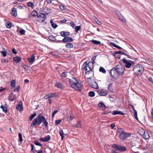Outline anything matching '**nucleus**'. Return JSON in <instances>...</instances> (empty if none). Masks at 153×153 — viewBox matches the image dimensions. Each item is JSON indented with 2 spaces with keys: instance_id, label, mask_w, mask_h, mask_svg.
I'll use <instances>...</instances> for the list:
<instances>
[{
  "instance_id": "1",
  "label": "nucleus",
  "mask_w": 153,
  "mask_h": 153,
  "mask_svg": "<svg viewBox=\"0 0 153 153\" xmlns=\"http://www.w3.org/2000/svg\"><path fill=\"white\" fill-rule=\"evenodd\" d=\"M43 122L46 127H48V123L45 117L41 114L38 115L36 118L34 119L31 125V127H34L37 125H40Z\"/></svg>"
},
{
  "instance_id": "2",
  "label": "nucleus",
  "mask_w": 153,
  "mask_h": 153,
  "mask_svg": "<svg viewBox=\"0 0 153 153\" xmlns=\"http://www.w3.org/2000/svg\"><path fill=\"white\" fill-rule=\"evenodd\" d=\"M132 71L134 72V74L138 76L142 75L144 71V67L141 65L138 64L133 67Z\"/></svg>"
},
{
  "instance_id": "3",
  "label": "nucleus",
  "mask_w": 153,
  "mask_h": 153,
  "mask_svg": "<svg viewBox=\"0 0 153 153\" xmlns=\"http://www.w3.org/2000/svg\"><path fill=\"white\" fill-rule=\"evenodd\" d=\"M72 79L75 80V82L70 79H69V82L70 85L75 90L77 91H81L82 89L81 87V85L80 83H79L77 79L75 77H73Z\"/></svg>"
},
{
  "instance_id": "4",
  "label": "nucleus",
  "mask_w": 153,
  "mask_h": 153,
  "mask_svg": "<svg viewBox=\"0 0 153 153\" xmlns=\"http://www.w3.org/2000/svg\"><path fill=\"white\" fill-rule=\"evenodd\" d=\"M117 131L118 133L119 134L120 140H124L126 138L130 137L131 135V134L127 133L125 132L121 128H118Z\"/></svg>"
},
{
  "instance_id": "5",
  "label": "nucleus",
  "mask_w": 153,
  "mask_h": 153,
  "mask_svg": "<svg viewBox=\"0 0 153 153\" xmlns=\"http://www.w3.org/2000/svg\"><path fill=\"white\" fill-rule=\"evenodd\" d=\"M116 72L118 75L120 76H122L123 75L125 68L124 67L123 68L122 67H120L118 65H117L116 66Z\"/></svg>"
},
{
  "instance_id": "6",
  "label": "nucleus",
  "mask_w": 153,
  "mask_h": 153,
  "mask_svg": "<svg viewBox=\"0 0 153 153\" xmlns=\"http://www.w3.org/2000/svg\"><path fill=\"white\" fill-rule=\"evenodd\" d=\"M38 18H39L38 21L40 22H42L44 21L47 18L46 15L44 13H39L38 15Z\"/></svg>"
},
{
  "instance_id": "7",
  "label": "nucleus",
  "mask_w": 153,
  "mask_h": 153,
  "mask_svg": "<svg viewBox=\"0 0 153 153\" xmlns=\"http://www.w3.org/2000/svg\"><path fill=\"white\" fill-rule=\"evenodd\" d=\"M114 11L115 12L116 14L118 16V18L123 21L124 23L126 22L125 19H124L122 15L120 14V12L118 10H115Z\"/></svg>"
},
{
  "instance_id": "8",
  "label": "nucleus",
  "mask_w": 153,
  "mask_h": 153,
  "mask_svg": "<svg viewBox=\"0 0 153 153\" xmlns=\"http://www.w3.org/2000/svg\"><path fill=\"white\" fill-rule=\"evenodd\" d=\"M116 72V67H114L112 68L110 70V74L111 76L114 78L115 79L117 78V77L115 76V74H117Z\"/></svg>"
},
{
  "instance_id": "9",
  "label": "nucleus",
  "mask_w": 153,
  "mask_h": 153,
  "mask_svg": "<svg viewBox=\"0 0 153 153\" xmlns=\"http://www.w3.org/2000/svg\"><path fill=\"white\" fill-rule=\"evenodd\" d=\"M90 87L94 89H97L98 87V84L96 81L90 82H88Z\"/></svg>"
},
{
  "instance_id": "10",
  "label": "nucleus",
  "mask_w": 153,
  "mask_h": 153,
  "mask_svg": "<svg viewBox=\"0 0 153 153\" xmlns=\"http://www.w3.org/2000/svg\"><path fill=\"white\" fill-rule=\"evenodd\" d=\"M122 60L123 62L125 64V67L126 68H129L131 66V63L126 60L125 58H124Z\"/></svg>"
},
{
  "instance_id": "11",
  "label": "nucleus",
  "mask_w": 153,
  "mask_h": 153,
  "mask_svg": "<svg viewBox=\"0 0 153 153\" xmlns=\"http://www.w3.org/2000/svg\"><path fill=\"white\" fill-rule=\"evenodd\" d=\"M73 41V39L70 37L65 36L64 38L62 40V42L63 43H67L71 42Z\"/></svg>"
},
{
  "instance_id": "12",
  "label": "nucleus",
  "mask_w": 153,
  "mask_h": 153,
  "mask_svg": "<svg viewBox=\"0 0 153 153\" xmlns=\"http://www.w3.org/2000/svg\"><path fill=\"white\" fill-rule=\"evenodd\" d=\"M97 93L100 96H105L108 94L107 91H104V90H98L97 91Z\"/></svg>"
},
{
  "instance_id": "13",
  "label": "nucleus",
  "mask_w": 153,
  "mask_h": 153,
  "mask_svg": "<svg viewBox=\"0 0 153 153\" xmlns=\"http://www.w3.org/2000/svg\"><path fill=\"white\" fill-rule=\"evenodd\" d=\"M35 56L34 54H32L30 57L27 59V61L30 64H32L34 62Z\"/></svg>"
},
{
  "instance_id": "14",
  "label": "nucleus",
  "mask_w": 153,
  "mask_h": 153,
  "mask_svg": "<svg viewBox=\"0 0 153 153\" xmlns=\"http://www.w3.org/2000/svg\"><path fill=\"white\" fill-rule=\"evenodd\" d=\"M51 137L49 135L45 137L44 138H41L39 139V140L43 142H47L51 139Z\"/></svg>"
},
{
  "instance_id": "15",
  "label": "nucleus",
  "mask_w": 153,
  "mask_h": 153,
  "mask_svg": "<svg viewBox=\"0 0 153 153\" xmlns=\"http://www.w3.org/2000/svg\"><path fill=\"white\" fill-rule=\"evenodd\" d=\"M129 108L131 109L132 108V109L134 110V116L135 118L136 119L138 120V119L137 118V112L136 110L134 108V106L131 105V104H129Z\"/></svg>"
},
{
  "instance_id": "16",
  "label": "nucleus",
  "mask_w": 153,
  "mask_h": 153,
  "mask_svg": "<svg viewBox=\"0 0 153 153\" xmlns=\"http://www.w3.org/2000/svg\"><path fill=\"white\" fill-rule=\"evenodd\" d=\"M38 13L37 11L35 10H34L31 12L30 16V17H35L38 16Z\"/></svg>"
},
{
  "instance_id": "17",
  "label": "nucleus",
  "mask_w": 153,
  "mask_h": 153,
  "mask_svg": "<svg viewBox=\"0 0 153 153\" xmlns=\"http://www.w3.org/2000/svg\"><path fill=\"white\" fill-rule=\"evenodd\" d=\"M60 34L61 36L62 37H64L65 36H69L70 34L69 32H66L64 31H61V32H60Z\"/></svg>"
},
{
  "instance_id": "18",
  "label": "nucleus",
  "mask_w": 153,
  "mask_h": 153,
  "mask_svg": "<svg viewBox=\"0 0 153 153\" xmlns=\"http://www.w3.org/2000/svg\"><path fill=\"white\" fill-rule=\"evenodd\" d=\"M112 114L113 115H116L117 114H120L122 115H124V113L122 112V111H117L114 110L113 112H111Z\"/></svg>"
},
{
  "instance_id": "19",
  "label": "nucleus",
  "mask_w": 153,
  "mask_h": 153,
  "mask_svg": "<svg viewBox=\"0 0 153 153\" xmlns=\"http://www.w3.org/2000/svg\"><path fill=\"white\" fill-rule=\"evenodd\" d=\"M142 137L144 139L147 140L149 138L150 136L148 132L145 131L144 132Z\"/></svg>"
},
{
  "instance_id": "20",
  "label": "nucleus",
  "mask_w": 153,
  "mask_h": 153,
  "mask_svg": "<svg viewBox=\"0 0 153 153\" xmlns=\"http://www.w3.org/2000/svg\"><path fill=\"white\" fill-rule=\"evenodd\" d=\"M17 10L16 8H13L12 9L11 15L14 17L17 16Z\"/></svg>"
},
{
  "instance_id": "21",
  "label": "nucleus",
  "mask_w": 153,
  "mask_h": 153,
  "mask_svg": "<svg viewBox=\"0 0 153 153\" xmlns=\"http://www.w3.org/2000/svg\"><path fill=\"white\" fill-rule=\"evenodd\" d=\"M0 108L2 109L3 111H4L5 113L7 112V105L6 104L4 105V106L1 105L0 106Z\"/></svg>"
},
{
  "instance_id": "22",
  "label": "nucleus",
  "mask_w": 153,
  "mask_h": 153,
  "mask_svg": "<svg viewBox=\"0 0 153 153\" xmlns=\"http://www.w3.org/2000/svg\"><path fill=\"white\" fill-rule=\"evenodd\" d=\"M90 65H91V62H88V63H87V66L89 69V70L88 71H87L86 72H85V74H89V73L91 71H92V70L91 68V67L90 66Z\"/></svg>"
},
{
  "instance_id": "23",
  "label": "nucleus",
  "mask_w": 153,
  "mask_h": 153,
  "mask_svg": "<svg viewBox=\"0 0 153 153\" xmlns=\"http://www.w3.org/2000/svg\"><path fill=\"white\" fill-rule=\"evenodd\" d=\"M21 60V58L20 57L17 56H16L13 58V61H16V63L19 62Z\"/></svg>"
},
{
  "instance_id": "24",
  "label": "nucleus",
  "mask_w": 153,
  "mask_h": 153,
  "mask_svg": "<svg viewBox=\"0 0 153 153\" xmlns=\"http://www.w3.org/2000/svg\"><path fill=\"white\" fill-rule=\"evenodd\" d=\"M72 127L74 128H80L81 127V122L78 121L76 124H73Z\"/></svg>"
},
{
  "instance_id": "25",
  "label": "nucleus",
  "mask_w": 153,
  "mask_h": 153,
  "mask_svg": "<svg viewBox=\"0 0 153 153\" xmlns=\"http://www.w3.org/2000/svg\"><path fill=\"white\" fill-rule=\"evenodd\" d=\"M16 109L19 111H22L23 110V107L22 105L18 104L16 106Z\"/></svg>"
},
{
  "instance_id": "26",
  "label": "nucleus",
  "mask_w": 153,
  "mask_h": 153,
  "mask_svg": "<svg viewBox=\"0 0 153 153\" xmlns=\"http://www.w3.org/2000/svg\"><path fill=\"white\" fill-rule=\"evenodd\" d=\"M12 23L8 21L7 22H6L5 25L7 28H10L12 26Z\"/></svg>"
},
{
  "instance_id": "27",
  "label": "nucleus",
  "mask_w": 153,
  "mask_h": 153,
  "mask_svg": "<svg viewBox=\"0 0 153 153\" xmlns=\"http://www.w3.org/2000/svg\"><path fill=\"white\" fill-rule=\"evenodd\" d=\"M91 42L92 43L94 44L95 45H99L101 44L100 42V41H97V40H92L91 41Z\"/></svg>"
},
{
  "instance_id": "28",
  "label": "nucleus",
  "mask_w": 153,
  "mask_h": 153,
  "mask_svg": "<svg viewBox=\"0 0 153 153\" xmlns=\"http://www.w3.org/2000/svg\"><path fill=\"white\" fill-rule=\"evenodd\" d=\"M112 85H113V83H109V84L108 85V89L110 91H113V88L112 86Z\"/></svg>"
},
{
  "instance_id": "29",
  "label": "nucleus",
  "mask_w": 153,
  "mask_h": 153,
  "mask_svg": "<svg viewBox=\"0 0 153 153\" xmlns=\"http://www.w3.org/2000/svg\"><path fill=\"white\" fill-rule=\"evenodd\" d=\"M57 87L60 89H62L64 88L63 85L60 82H57L56 83Z\"/></svg>"
},
{
  "instance_id": "30",
  "label": "nucleus",
  "mask_w": 153,
  "mask_h": 153,
  "mask_svg": "<svg viewBox=\"0 0 153 153\" xmlns=\"http://www.w3.org/2000/svg\"><path fill=\"white\" fill-rule=\"evenodd\" d=\"M65 46L67 48H72L73 47V44L71 43H68L65 45Z\"/></svg>"
},
{
  "instance_id": "31",
  "label": "nucleus",
  "mask_w": 153,
  "mask_h": 153,
  "mask_svg": "<svg viewBox=\"0 0 153 153\" xmlns=\"http://www.w3.org/2000/svg\"><path fill=\"white\" fill-rule=\"evenodd\" d=\"M59 133L61 137V140H62L64 137V136L63 131L61 129H59Z\"/></svg>"
},
{
  "instance_id": "32",
  "label": "nucleus",
  "mask_w": 153,
  "mask_h": 153,
  "mask_svg": "<svg viewBox=\"0 0 153 153\" xmlns=\"http://www.w3.org/2000/svg\"><path fill=\"white\" fill-rule=\"evenodd\" d=\"M120 149L119 150V151H121V152H125L126 151L127 149L126 148V147L125 146H120Z\"/></svg>"
},
{
  "instance_id": "33",
  "label": "nucleus",
  "mask_w": 153,
  "mask_h": 153,
  "mask_svg": "<svg viewBox=\"0 0 153 153\" xmlns=\"http://www.w3.org/2000/svg\"><path fill=\"white\" fill-rule=\"evenodd\" d=\"M36 115V113L34 111L33 114H31L29 118V120L31 121L33 119Z\"/></svg>"
},
{
  "instance_id": "34",
  "label": "nucleus",
  "mask_w": 153,
  "mask_h": 153,
  "mask_svg": "<svg viewBox=\"0 0 153 153\" xmlns=\"http://www.w3.org/2000/svg\"><path fill=\"white\" fill-rule=\"evenodd\" d=\"M48 39L54 42L56 40V39L55 37H54L53 35H51L48 36Z\"/></svg>"
},
{
  "instance_id": "35",
  "label": "nucleus",
  "mask_w": 153,
  "mask_h": 153,
  "mask_svg": "<svg viewBox=\"0 0 153 153\" xmlns=\"http://www.w3.org/2000/svg\"><path fill=\"white\" fill-rule=\"evenodd\" d=\"M100 104V107L102 108L103 110H105L106 108V106L102 102H100L98 105Z\"/></svg>"
},
{
  "instance_id": "36",
  "label": "nucleus",
  "mask_w": 153,
  "mask_h": 153,
  "mask_svg": "<svg viewBox=\"0 0 153 153\" xmlns=\"http://www.w3.org/2000/svg\"><path fill=\"white\" fill-rule=\"evenodd\" d=\"M112 146L114 149L119 151L120 146L115 144H114L112 145Z\"/></svg>"
},
{
  "instance_id": "37",
  "label": "nucleus",
  "mask_w": 153,
  "mask_h": 153,
  "mask_svg": "<svg viewBox=\"0 0 153 153\" xmlns=\"http://www.w3.org/2000/svg\"><path fill=\"white\" fill-rule=\"evenodd\" d=\"M99 71L100 72H102L103 73H105L106 71L105 69L102 67H101L99 68Z\"/></svg>"
},
{
  "instance_id": "38",
  "label": "nucleus",
  "mask_w": 153,
  "mask_h": 153,
  "mask_svg": "<svg viewBox=\"0 0 153 153\" xmlns=\"http://www.w3.org/2000/svg\"><path fill=\"white\" fill-rule=\"evenodd\" d=\"M95 93L93 91H90L89 92L88 94V95L91 97H93L95 96Z\"/></svg>"
},
{
  "instance_id": "39",
  "label": "nucleus",
  "mask_w": 153,
  "mask_h": 153,
  "mask_svg": "<svg viewBox=\"0 0 153 153\" xmlns=\"http://www.w3.org/2000/svg\"><path fill=\"white\" fill-rule=\"evenodd\" d=\"M87 62H85L83 63V64L82 66V69H85L86 68V67H87Z\"/></svg>"
},
{
  "instance_id": "40",
  "label": "nucleus",
  "mask_w": 153,
  "mask_h": 153,
  "mask_svg": "<svg viewBox=\"0 0 153 153\" xmlns=\"http://www.w3.org/2000/svg\"><path fill=\"white\" fill-rule=\"evenodd\" d=\"M81 28V27L80 26H76L75 28V29L76 33H77L79 30H80Z\"/></svg>"
},
{
  "instance_id": "41",
  "label": "nucleus",
  "mask_w": 153,
  "mask_h": 153,
  "mask_svg": "<svg viewBox=\"0 0 153 153\" xmlns=\"http://www.w3.org/2000/svg\"><path fill=\"white\" fill-rule=\"evenodd\" d=\"M11 85L13 87H15L16 85V81L14 80H12L11 82Z\"/></svg>"
},
{
  "instance_id": "42",
  "label": "nucleus",
  "mask_w": 153,
  "mask_h": 153,
  "mask_svg": "<svg viewBox=\"0 0 153 153\" xmlns=\"http://www.w3.org/2000/svg\"><path fill=\"white\" fill-rule=\"evenodd\" d=\"M27 6L30 7H33L34 5L33 3L29 2L27 3Z\"/></svg>"
},
{
  "instance_id": "43",
  "label": "nucleus",
  "mask_w": 153,
  "mask_h": 153,
  "mask_svg": "<svg viewBox=\"0 0 153 153\" xmlns=\"http://www.w3.org/2000/svg\"><path fill=\"white\" fill-rule=\"evenodd\" d=\"M18 136L19 141L20 142H22L23 141V139L22 134L21 133H19L18 134Z\"/></svg>"
},
{
  "instance_id": "44",
  "label": "nucleus",
  "mask_w": 153,
  "mask_h": 153,
  "mask_svg": "<svg viewBox=\"0 0 153 153\" xmlns=\"http://www.w3.org/2000/svg\"><path fill=\"white\" fill-rule=\"evenodd\" d=\"M48 95L49 96V97L50 98H51L56 97L55 94L54 93H51L50 94H49Z\"/></svg>"
},
{
  "instance_id": "45",
  "label": "nucleus",
  "mask_w": 153,
  "mask_h": 153,
  "mask_svg": "<svg viewBox=\"0 0 153 153\" xmlns=\"http://www.w3.org/2000/svg\"><path fill=\"white\" fill-rule=\"evenodd\" d=\"M34 143L36 146H42V145L38 141H35L34 142Z\"/></svg>"
},
{
  "instance_id": "46",
  "label": "nucleus",
  "mask_w": 153,
  "mask_h": 153,
  "mask_svg": "<svg viewBox=\"0 0 153 153\" xmlns=\"http://www.w3.org/2000/svg\"><path fill=\"white\" fill-rule=\"evenodd\" d=\"M111 113V111L108 110L105 111L104 112H102V115H104L107 114H108L109 113Z\"/></svg>"
},
{
  "instance_id": "47",
  "label": "nucleus",
  "mask_w": 153,
  "mask_h": 153,
  "mask_svg": "<svg viewBox=\"0 0 153 153\" xmlns=\"http://www.w3.org/2000/svg\"><path fill=\"white\" fill-rule=\"evenodd\" d=\"M20 34L21 35H23L25 34V31L24 30L22 29L20 30L19 31Z\"/></svg>"
},
{
  "instance_id": "48",
  "label": "nucleus",
  "mask_w": 153,
  "mask_h": 153,
  "mask_svg": "<svg viewBox=\"0 0 153 153\" xmlns=\"http://www.w3.org/2000/svg\"><path fill=\"white\" fill-rule=\"evenodd\" d=\"M20 86L19 85L16 88H15L13 91L14 92H16L17 91V92H19L20 91Z\"/></svg>"
},
{
  "instance_id": "49",
  "label": "nucleus",
  "mask_w": 153,
  "mask_h": 153,
  "mask_svg": "<svg viewBox=\"0 0 153 153\" xmlns=\"http://www.w3.org/2000/svg\"><path fill=\"white\" fill-rule=\"evenodd\" d=\"M62 121V120L60 119L59 120H57L55 121V124L57 126Z\"/></svg>"
},
{
  "instance_id": "50",
  "label": "nucleus",
  "mask_w": 153,
  "mask_h": 153,
  "mask_svg": "<svg viewBox=\"0 0 153 153\" xmlns=\"http://www.w3.org/2000/svg\"><path fill=\"white\" fill-rule=\"evenodd\" d=\"M97 55H96V56H95V55L94 56V60H93V58H94V57H93V58H92V59H91V64L92 63V65H93L95 63V60L96 59V57L97 56Z\"/></svg>"
},
{
  "instance_id": "51",
  "label": "nucleus",
  "mask_w": 153,
  "mask_h": 153,
  "mask_svg": "<svg viewBox=\"0 0 153 153\" xmlns=\"http://www.w3.org/2000/svg\"><path fill=\"white\" fill-rule=\"evenodd\" d=\"M96 20L95 21L96 22V23L99 25H102V22L100 21H99L95 17Z\"/></svg>"
},
{
  "instance_id": "52",
  "label": "nucleus",
  "mask_w": 153,
  "mask_h": 153,
  "mask_svg": "<svg viewBox=\"0 0 153 153\" xmlns=\"http://www.w3.org/2000/svg\"><path fill=\"white\" fill-rule=\"evenodd\" d=\"M59 111V110H55L54 111H53V113H52V117H53L54 115H55V114L57 112H58Z\"/></svg>"
},
{
  "instance_id": "53",
  "label": "nucleus",
  "mask_w": 153,
  "mask_h": 153,
  "mask_svg": "<svg viewBox=\"0 0 153 153\" xmlns=\"http://www.w3.org/2000/svg\"><path fill=\"white\" fill-rule=\"evenodd\" d=\"M116 53H117V54H125V53H124L123 52H122L121 51H117Z\"/></svg>"
},
{
  "instance_id": "54",
  "label": "nucleus",
  "mask_w": 153,
  "mask_h": 153,
  "mask_svg": "<svg viewBox=\"0 0 153 153\" xmlns=\"http://www.w3.org/2000/svg\"><path fill=\"white\" fill-rule=\"evenodd\" d=\"M30 147L31 148V152L33 153H34V145L33 144H31L30 145Z\"/></svg>"
},
{
  "instance_id": "55",
  "label": "nucleus",
  "mask_w": 153,
  "mask_h": 153,
  "mask_svg": "<svg viewBox=\"0 0 153 153\" xmlns=\"http://www.w3.org/2000/svg\"><path fill=\"white\" fill-rule=\"evenodd\" d=\"M110 44L111 45H112V46H113L114 47H115V48H117V45L116 44H115V43H113V42H110Z\"/></svg>"
},
{
  "instance_id": "56",
  "label": "nucleus",
  "mask_w": 153,
  "mask_h": 153,
  "mask_svg": "<svg viewBox=\"0 0 153 153\" xmlns=\"http://www.w3.org/2000/svg\"><path fill=\"white\" fill-rule=\"evenodd\" d=\"M51 26L54 28H56L58 26L57 25L56 23H54L51 25Z\"/></svg>"
},
{
  "instance_id": "57",
  "label": "nucleus",
  "mask_w": 153,
  "mask_h": 153,
  "mask_svg": "<svg viewBox=\"0 0 153 153\" xmlns=\"http://www.w3.org/2000/svg\"><path fill=\"white\" fill-rule=\"evenodd\" d=\"M1 52L2 54V55L3 57H5L6 56V53L5 51H1Z\"/></svg>"
},
{
  "instance_id": "58",
  "label": "nucleus",
  "mask_w": 153,
  "mask_h": 153,
  "mask_svg": "<svg viewBox=\"0 0 153 153\" xmlns=\"http://www.w3.org/2000/svg\"><path fill=\"white\" fill-rule=\"evenodd\" d=\"M70 24H71V26L73 28H74L75 26V25L74 24V22H70Z\"/></svg>"
},
{
  "instance_id": "59",
  "label": "nucleus",
  "mask_w": 153,
  "mask_h": 153,
  "mask_svg": "<svg viewBox=\"0 0 153 153\" xmlns=\"http://www.w3.org/2000/svg\"><path fill=\"white\" fill-rule=\"evenodd\" d=\"M67 76V73L66 72H63L61 74V76L62 77H66Z\"/></svg>"
},
{
  "instance_id": "60",
  "label": "nucleus",
  "mask_w": 153,
  "mask_h": 153,
  "mask_svg": "<svg viewBox=\"0 0 153 153\" xmlns=\"http://www.w3.org/2000/svg\"><path fill=\"white\" fill-rule=\"evenodd\" d=\"M67 21V20L65 19H64L63 20L60 21L59 23L60 24H63L65 23Z\"/></svg>"
},
{
  "instance_id": "61",
  "label": "nucleus",
  "mask_w": 153,
  "mask_h": 153,
  "mask_svg": "<svg viewBox=\"0 0 153 153\" xmlns=\"http://www.w3.org/2000/svg\"><path fill=\"white\" fill-rule=\"evenodd\" d=\"M12 53L15 54H16L17 53V52L16 50V49L14 48H13L12 49Z\"/></svg>"
},
{
  "instance_id": "62",
  "label": "nucleus",
  "mask_w": 153,
  "mask_h": 153,
  "mask_svg": "<svg viewBox=\"0 0 153 153\" xmlns=\"http://www.w3.org/2000/svg\"><path fill=\"white\" fill-rule=\"evenodd\" d=\"M124 55L126 56H127V57L128 58H131V59H133V57H131V56H130V55H129L128 54H127V53H125V54H124Z\"/></svg>"
},
{
  "instance_id": "63",
  "label": "nucleus",
  "mask_w": 153,
  "mask_h": 153,
  "mask_svg": "<svg viewBox=\"0 0 153 153\" xmlns=\"http://www.w3.org/2000/svg\"><path fill=\"white\" fill-rule=\"evenodd\" d=\"M59 7L60 9L62 10H63L65 9L64 6L63 5H61Z\"/></svg>"
},
{
  "instance_id": "64",
  "label": "nucleus",
  "mask_w": 153,
  "mask_h": 153,
  "mask_svg": "<svg viewBox=\"0 0 153 153\" xmlns=\"http://www.w3.org/2000/svg\"><path fill=\"white\" fill-rule=\"evenodd\" d=\"M13 97V96L11 94H9V96L8 97V100H11V98L12 97Z\"/></svg>"
}]
</instances>
